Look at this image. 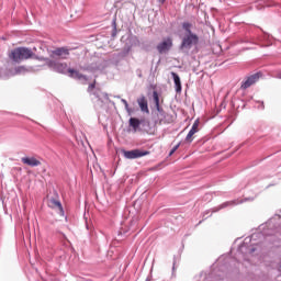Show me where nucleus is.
<instances>
[{
    "mask_svg": "<svg viewBox=\"0 0 281 281\" xmlns=\"http://www.w3.org/2000/svg\"><path fill=\"white\" fill-rule=\"evenodd\" d=\"M8 57L12 60V63H23V60H46L45 57H38L32 48L20 46L16 48H13L9 52Z\"/></svg>",
    "mask_w": 281,
    "mask_h": 281,
    "instance_id": "nucleus-1",
    "label": "nucleus"
},
{
    "mask_svg": "<svg viewBox=\"0 0 281 281\" xmlns=\"http://www.w3.org/2000/svg\"><path fill=\"white\" fill-rule=\"evenodd\" d=\"M196 45H199V35L194 33L184 34V36L182 37L180 49L181 52H188Z\"/></svg>",
    "mask_w": 281,
    "mask_h": 281,
    "instance_id": "nucleus-2",
    "label": "nucleus"
},
{
    "mask_svg": "<svg viewBox=\"0 0 281 281\" xmlns=\"http://www.w3.org/2000/svg\"><path fill=\"white\" fill-rule=\"evenodd\" d=\"M69 48L67 47H57L54 50L49 52L50 60H67L69 58Z\"/></svg>",
    "mask_w": 281,
    "mask_h": 281,
    "instance_id": "nucleus-3",
    "label": "nucleus"
},
{
    "mask_svg": "<svg viewBox=\"0 0 281 281\" xmlns=\"http://www.w3.org/2000/svg\"><path fill=\"white\" fill-rule=\"evenodd\" d=\"M44 61H47V66L54 71H57V74H66L67 71V63H60L49 58H45Z\"/></svg>",
    "mask_w": 281,
    "mask_h": 281,
    "instance_id": "nucleus-4",
    "label": "nucleus"
},
{
    "mask_svg": "<svg viewBox=\"0 0 281 281\" xmlns=\"http://www.w3.org/2000/svg\"><path fill=\"white\" fill-rule=\"evenodd\" d=\"M172 37H165L156 47L159 54H168L172 49Z\"/></svg>",
    "mask_w": 281,
    "mask_h": 281,
    "instance_id": "nucleus-5",
    "label": "nucleus"
},
{
    "mask_svg": "<svg viewBox=\"0 0 281 281\" xmlns=\"http://www.w3.org/2000/svg\"><path fill=\"white\" fill-rule=\"evenodd\" d=\"M123 155L125 159H139V157H146V155H150V153L144 151L142 149H133V150H123Z\"/></svg>",
    "mask_w": 281,
    "mask_h": 281,
    "instance_id": "nucleus-6",
    "label": "nucleus"
},
{
    "mask_svg": "<svg viewBox=\"0 0 281 281\" xmlns=\"http://www.w3.org/2000/svg\"><path fill=\"white\" fill-rule=\"evenodd\" d=\"M67 71L69 74V78H75V80H89V77H87V75H82L80 70L68 68Z\"/></svg>",
    "mask_w": 281,
    "mask_h": 281,
    "instance_id": "nucleus-7",
    "label": "nucleus"
},
{
    "mask_svg": "<svg viewBox=\"0 0 281 281\" xmlns=\"http://www.w3.org/2000/svg\"><path fill=\"white\" fill-rule=\"evenodd\" d=\"M257 80H260V74L251 75L241 83V89H249Z\"/></svg>",
    "mask_w": 281,
    "mask_h": 281,
    "instance_id": "nucleus-8",
    "label": "nucleus"
},
{
    "mask_svg": "<svg viewBox=\"0 0 281 281\" xmlns=\"http://www.w3.org/2000/svg\"><path fill=\"white\" fill-rule=\"evenodd\" d=\"M128 124L131 126V128H133L134 133H137V131H139V126H142V124H146V120H139L137 117H131L128 121Z\"/></svg>",
    "mask_w": 281,
    "mask_h": 281,
    "instance_id": "nucleus-9",
    "label": "nucleus"
},
{
    "mask_svg": "<svg viewBox=\"0 0 281 281\" xmlns=\"http://www.w3.org/2000/svg\"><path fill=\"white\" fill-rule=\"evenodd\" d=\"M158 120L160 124H172L175 122L172 115L166 114V112H164V115H161V112H158Z\"/></svg>",
    "mask_w": 281,
    "mask_h": 281,
    "instance_id": "nucleus-10",
    "label": "nucleus"
},
{
    "mask_svg": "<svg viewBox=\"0 0 281 281\" xmlns=\"http://www.w3.org/2000/svg\"><path fill=\"white\" fill-rule=\"evenodd\" d=\"M22 164H24L25 166H31V167H36V166H41V161L34 157H23L22 158Z\"/></svg>",
    "mask_w": 281,
    "mask_h": 281,
    "instance_id": "nucleus-11",
    "label": "nucleus"
},
{
    "mask_svg": "<svg viewBox=\"0 0 281 281\" xmlns=\"http://www.w3.org/2000/svg\"><path fill=\"white\" fill-rule=\"evenodd\" d=\"M48 207H52V210H58V212L63 214V204H60V201L56 199L48 200Z\"/></svg>",
    "mask_w": 281,
    "mask_h": 281,
    "instance_id": "nucleus-12",
    "label": "nucleus"
},
{
    "mask_svg": "<svg viewBox=\"0 0 281 281\" xmlns=\"http://www.w3.org/2000/svg\"><path fill=\"white\" fill-rule=\"evenodd\" d=\"M137 103L139 105L140 111H143V113H149L148 101L146 100V97L139 98L137 100Z\"/></svg>",
    "mask_w": 281,
    "mask_h": 281,
    "instance_id": "nucleus-13",
    "label": "nucleus"
},
{
    "mask_svg": "<svg viewBox=\"0 0 281 281\" xmlns=\"http://www.w3.org/2000/svg\"><path fill=\"white\" fill-rule=\"evenodd\" d=\"M171 76L176 86V92L181 93V78L179 77V75H177V72H171Z\"/></svg>",
    "mask_w": 281,
    "mask_h": 281,
    "instance_id": "nucleus-14",
    "label": "nucleus"
},
{
    "mask_svg": "<svg viewBox=\"0 0 281 281\" xmlns=\"http://www.w3.org/2000/svg\"><path fill=\"white\" fill-rule=\"evenodd\" d=\"M153 98H154L156 110L158 111V113H160V115H164V109L159 105V93H157V91H154Z\"/></svg>",
    "mask_w": 281,
    "mask_h": 281,
    "instance_id": "nucleus-15",
    "label": "nucleus"
},
{
    "mask_svg": "<svg viewBox=\"0 0 281 281\" xmlns=\"http://www.w3.org/2000/svg\"><path fill=\"white\" fill-rule=\"evenodd\" d=\"M182 30H184L186 34H192V23L190 22L182 23Z\"/></svg>",
    "mask_w": 281,
    "mask_h": 281,
    "instance_id": "nucleus-16",
    "label": "nucleus"
},
{
    "mask_svg": "<svg viewBox=\"0 0 281 281\" xmlns=\"http://www.w3.org/2000/svg\"><path fill=\"white\" fill-rule=\"evenodd\" d=\"M195 133H196V132L190 130V132L188 133V135H187V137H186V142H189V144H191V142H193V139H194V134H195Z\"/></svg>",
    "mask_w": 281,
    "mask_h": 281,
    "instance_id": "nucleus-17",
    "label": "nucleus"
},
{
    "mask_svg": "<svg viewBox=\"0 0 281 281\" xmlns=\"http://www.w3.org/2000/svg\"><path fill=\"white\" fill-rule=\"evenodd\" d=\"M191 131L195 132V133H199V120H195L192 127H191Z\"/></svg>",
    "mask_w": 281,
    "mask_h": 281,
    "instance_id": "nucleus-18",
    "label": "nucleus"
},
{
    "mask_svg": "<svg viewBox=\"0 0 281 281\" xmlns=\"http://www.w3.org/2000/svg\"><path fill=\"white\" fill-rule=\"evenodd\" d=\"M93 89H95V80L88 86V93H93Z\"/></svg>",
    "mask_w": 281,
    "mask_h": 281,
    "instance_id": "nucleus-19",
    "label": "nucleus"
},
{
    "mask_svg": "<svg viewBox=\"0 0 281 281\" xmlns=\"http://www.w3.org/2000/svg\"><path fill=\"white\" fill-rule=\"evenodd\" d=\"M179 149V145H176L169 153V157H171V155H175V153H177V150Z\"/></svg>",
    "mask_w": 281,
    "mask_h": 281,
    "instance_id": "nucleus-20",
    "label": "nucleus"
},
{
    "mask_svg": "<svg viewBox=\"0 0 281 281\" xmlns=\"http://www.w3.org/2000/svg\"><path fill=\"white\" fill-rule=\"evenodd\" d=\"M16 74H21V71H25V67L20 66L15 69Z\"/></svg>",
    "mask_w": 281,
    "mask_h": 281,
    "instance_id": "nucleus-21",
    "label": "nucleus"
},
{
    "mask_svg": "<svg viewBox=\"0 0 281 281\" xmlns=\"http://www.w3.org/2000/svg\"><path fill=\"white\" fill-rule=\"evenodd\" d=\"M122 102L124 103L126 111H128V101H126V99H122Z\"/></svg>",
    "mask_w": 281,
    "mask_h": 281,
    "instance_id": "nucleus-22",
    "label": "nucleus"
},
{
    "mask_svg": "<svg viewBox=\"0 0 281 281\" xmlns=\"http://www.w3.org/2000/svg\"><path fill=\"white\" fill-rule=\"evenodd\" d=\"M158 2H160V3H166V0H158Z\"/></svg>",
    "mask_w": 281,
    "mask_h": 281,
    "instance_id": "nucleus-23",
    "label": "nucleus"
},
{
    "mask_svg": "<svg viewBox=\"0 0 281 281\" xmlns=\"http://www.w3.org/2000/svg\"><path fill=\"white\" fill-rule=\"evenodd\" d=\"M0 78H1V71H0Z\"/></svg>",
    "mask_w": 281,
    "mask_h": 281,
    "instance_id": "nucleus-24",
    "label": "nucleus"
}]
</instances>
